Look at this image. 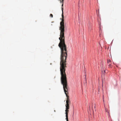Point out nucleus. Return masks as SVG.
<instances>
[{"label": "nucleus", "instance_id": "nucleus-1", "mask_svg": "<svg viewBox=\"0 0 121 121\" xmlns=\"http://www.w3.org/2000/svg\"><path fill=\"white\" fill-rule=\"evenodd\" d=\"M67 55V53L61 54L60 69L61 75V82L63 85L64 91L67 97L66 103H70V100L69 99V96L67 95L68 86L67 84L66 75L65 72V68L66 67V60Z\"/></svg>", "mask_w": 121, "mask_h": 121}, {"label": "nucleus", "instance_id": "nucleus-2", "mask_svg": "<svg viewBox=\"0 0 121 121\" xmlns=\"http://www.w3.org/2000/svg\"><path fill=\"white\" fill-rule=\"evenodd\" d=\"M64 0H62V21L60 23V26L59 30H60V37L59 39L60 40V42L58 46L61 49V53H67V50L66 46L65 44V41L64 33L65 26L64 25V16L63 15V1Z\"/></svg>", "mask_w": 121, "mask_h": 121}, {"label": "nucleus", "instance_id": "nucleus-3", "mask_svg": "<svg viewBox=\"0 0 121 121\" xmlns=\"http://www.w3.org/2000/svg\"><path fill=\"white\" fill-rule=\"evenodd\" d=\"M66 106V108H65V114H66V120H68V113L69 112V106Z\"/></svg>", "mask_w": 121, "mask_h": 121}, {"label": "nucleus", "instance_id": "nucleus-4", "mask_svg": "<svg viewBox=\"0 0 121 121\" xmlns=\"http://www.w3.org/2000/svg\"><path fill=\"white\" fill-rule=\"evenodd\" d=\"M107 62L108 63H111V61L110 60H108Z\"/></svg>", "mask_w": 121, "mask_h": 121}, {"label": "nucleus", "instance_id": "nucleus-5", "mask_svg": "<svg viewBox=\"0 0 121 121\" xmlns=\"http://www.w3.org/2000/svg\"><path fill=\"white\" fill-rule=\"evenodd\" d=\"M66 105H65V106H69V103H66Z\"/></svg>", "mask_w": 121, "mask_h": 121}, {"label": "nucleus", "instance_id": "nucleus-6", "mask_svg": "<svg viewBox=\"0 0 121 121\" xmlns=\"http://www.w3.org/2000/svg\"><path fill=\"white\" fill-rule=\"evenodd\" d=\"M111 63H109L108 64V66H109L110 67H111Z\"/></svg>", "mask_w": 121, "mask_h": 121}, {"label": "nucleus", "instance_id": "nucleus-7", "mask_svg": "<svg viewBox=\"0 0 121 121\" xmlns=\"http://www.w3.org/2000/svg\"><path fill=\"white\" fill-rule=\"evenodd\" d=\"M53 16V15L52 14H50V17H52Z\"/></svg>", "mask_w": 121, "mask_h": 121}, {"label": "nucleus", "instance_id": "nucleus-8", "mask_svg": "<svg viewBox=\"0 0 121 121\" xmlns=\"http://www.w3.org/2000/svg\"><path fill=\"white\" fill-rule=\"evenodd\" d=\"M105 73V70H104V72L103 71L102 72V73Z\"/></svg>", "mask_w": 121, "mask_h": 121}, {"label": "nucleus", "instance_id": "nucleus-9", "mask_svg": "<svg viewBox=\"0 0 121 121\" xmlns=\"http://www.w3.org/2000/svg\"><path fill=\"white\" fill-rule=\"evenodd\" d=\"M105 110L106 111V112H107V109H106L105 108Z\"/></svg>", "mask_w": 121, "mask_h": 121}, {"label": "nucleus", "instance_id": "nucleus-10", "mask_svg": "<svg viewBox=\"0 0 121 121\" xmlns=\"http://www.w3.org/2000/svg\"><path fill=\"white\" fill-rule=\"evenodd\" d=\"M59 0L60 1V3H62V0L61 1V0Z\"/></svg>", "mask_w": 121, "mask_h": 121}, {"label": "nucleus", "instance_id": "nucleus-11", "mask_svg": "<svg viewBox=\"0 0 121 121\" xmlns=\"http://www.w3.org/2000/svg\"><path fill=\"white\" fill-rule=\"evenodd\" d=\"M103 99H104V96H103ZM103 101L104 102V100H103Z\"/></svg>", "mask_w": 121, "mask_h": 121}, {"label": "nucleus", "instance_id": "nucleus-12", "mask_svg": "<svg viewBox=\"0 0 121 121\" xmlns=\"http://www.w3.org/2000/svg\"><path fill=\"white\" fill-rule=\"evenodd\" d=\"M67 121H69L68 120H66Z\"/></svg>", "mask_w": 121, "mask_h": 121}]
</instances>
